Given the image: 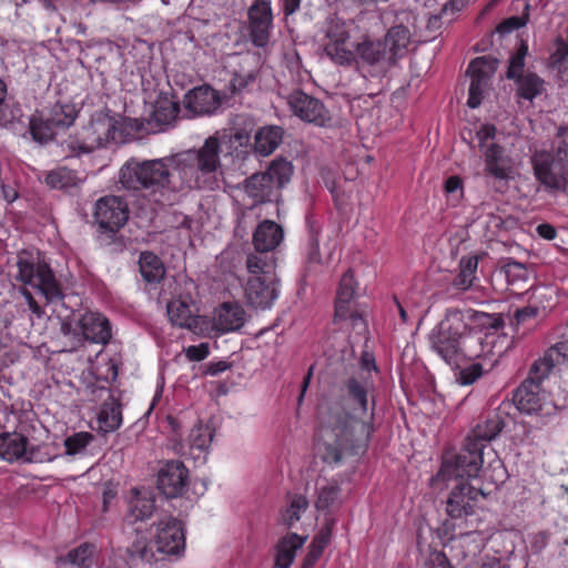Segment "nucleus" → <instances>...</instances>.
I'll use <instances>...</instances> for the list:
<instances>
[{"mask_svg":"<svg viewBox=\"0 0 568 568\" xmlns=\"http://www.w3.org/2000/svg\"><path fill=\"white\" fill-rule=\"evenodd\" d=\"M278 277H248L244 296L248 305L256 310L270 308L278 297Z\"/></svg>","mask_w":568,"mask_h":568,"instance_id":"17","label":"nucleus"},{"mask_svg":"<svg viewBox=\"0 0 568 568\" xmlns=\"http://www.w3.org/2000/svg\"><path fill=\"white\" fill-rule=\"evenodd\" d=\"M93 440V435L87 432L75 433L64 440L65 453L68 455L81 454Z\"/></svg>","mask_w":568,"mask_h":568,"instance_id":"52","label":"nucleus"},{"mask_svg":"<svg viewBox=\"0 0 568 568\" xmlns=\"http://www.w3.org/2000/svg\"><path fill=\"white\" fill-rule=\"evenodd\" d=\"M170 322L179 327L190 328L194 324L192 310L186 301L173 300L166 306Z\"/></svg>","mask_w":568,"mask_h":568,"instance_id":"41","label":"nucleus"},{"mask_svg":"<svg viewBox=\"0 0 568 568\" xmlns=\"http://www.w3.org/2000/svg\"><path fill=\"white\" fill-rule=\"evenodd\" d=\"M246 312L237 302H224L216 310L214 327L222 332H235L244 326Z\"/></svg>","mask_w":568,"mask_h":568,"instance_id":"20","label":"nucleus"},{"mask_svg":"<svg viewBox=\"0 0 568 568\" xmlns=\"http://www.w3.org/2000/svg\"><path fill=\"white\" fill-rule=\"evenodd\" d=\"M343 394L347 402L362 416H352L338 410L323 420L320 436L325 444L324 459L339 463L344 456L364 454L373 433L374 400L369 407L368 381L364 377H348L343 384Z\"/></svg>","mask_w":568,"mask_h":568,"instance_id":"2","label":"nucleus"},{"mask_svg":"<svg viewBox=\"0 0 568 568\" xmlns=\"http://www.w3.org/2000/svg\"><path fill=\"white\" fill-rule=\"evenodd\" d=\"M483 374L481 366L479 364H473L467 368L460 371L458 376V382L462 385H471L475 383Z\"/></svg>","mask_w":568,"mask_h":568,"instance_id":"58","label":"nucleus"},{"mask_svg":"<svg viewBox=\"0 0 568 568\" xmlns=\"http://www.w3.org/2000/svg\"><path fill=\"white\" fill-rule=\"evenodd\" d=\"M245 192L252 197L253 204L271 202L277 193L275 184L264 172L253 174L245 182Z\"/></svg>","mask_w":568,"mask_h":568,"instance_id":"28","label":"nucleus"},{"mask_svg":"<svg viewBox=\"0 0 568 568\" xmlns=\"http://www.w3.org/2000/svg\"><path fill=\"white\" fill-rule=\"evenodd\" d=\"M122 141V131L118 123L112 118L100 114L83 128L79 140L69 143V149L78 153H90L110 142Z\"/></svg>","mask_w":568,"mask_h":568,"instance_id":"8","label":"nucleus"},{"mask_svg":"<svg viewBox=\"0 0 568 568\" xmlns=\"http://www.w3.org/2000/svg\"><path fill=\"white\" fill-rule=\"evenodd\" d=\"M536 180L549 192H566L568 186V143L531 156Z\"/></svg>","mask_w":568,"mask_h":568,"instance_id":"6","label":"nucleus"},{"mask_svg":"<svg viewBox=\"0 0 568 568\" xmlns=\"http://www.w3.org/2000/svg\"><path fill=\"white\" fill-rule=\"evenodd\" d=\"M429 562L432 564L433 568H452L447 557L439 551L432 554Z\"/></svg>","mask_w":568,"mask_h":568,"instance_id":"64","label":"nucleus"},{"mask_svg":"<svg viewBox=\"0 0 568 568\" xmlns=\"http://www.w3.org/2000/svg\"><path fill=\"white\" fill-rule=\"evenodd\" d=\"M256 79V73L254 71H248L246 73L235 72L230 87L233 93H240L244 89H246L251 83H253Z\"/></svg>","mask_w":568,"mask_h":568,"instance_id":"56","label":"nucleus"},{"mask_svg":"<svg viewBox=\"0 0 568 568\" xmlns=\"http://www.w3.org/2000/svg\"><path fill=\"white\" fill-rule=\"evenodd\" d=\"M305 540V537H301L295 532L281 538L275 548V567L290 568L293 564L297 549L304 545Z\"/></svg>","mask_w":568,"mask_h":568,"instance_id":"31","label":"nucleus"},{"mask_svg":"<svg viewBox=\"0 0 568 568\" xmlns=\"http://www.w3.org/2000/svg\"><path fill=\"white\" fill-rule=\"evenodd\" d=\"M528 53V44L525 40H520L517 51L510 57L509 67L507 70V78L515 79L520 74H524L523 69L525 67V58Z\"/></svg>","mask_w":568,"mask_h":568,"instance_id":"50","label":"nucleus"},{"mask_svg":"<svg viewBox=\"0 0 568 568\" xmlns=\"http://www.w3.org/2000/svg\"><path fill=\"white\" fill-rule=\"evenodd\" d=\"M484 160L486 174L497 180H508L510 178L511 168L503 146L491 142L484 150Z\"/></svg>","mask_w":568,"mask_h":568,"instance_id":"24","label":"nucleus"},{"mask_svg":"<svg viewBox=\"0 0 568 568\" xmlns=\"http://www.w3.org/2000/svg\"><path fill=\"white\" fill-rule=\"evenodd\" d=\"M81 179L77 172L64 166L51 170L44 176V183L55 190H68L79 185Z\"/></svg>","mask_w":568,"mask_h":568,"instance_id":"38","label":"nucleus"},{"mask_svg":"<svg viewBox=\"0 0 568 568\" xmlns=\"http://www.w3.org/2000/svg\"><path fill=\"white\" fill-rule=\"evenodd\" d=\"M435 329L442 332V335L452 337L460 344L465 334L468 332L467 314L457 308H449Z\"/></svg>","mask_w":568,"mask_h":568,"instance_id":"26","label":"nucleus"},{"mask_svg":"<svg viewBox=\"0 0 568 568\" xmlns=\"http://www.w3.org/2000/svg\"><path fill=\"white\" fill-rule=\"evenodd\" d=\"M141 276L148 283H159L165 274V267L161 258L153 252H142L139 257Z\"/></svg>","mask_w":568,"mask_h":568,"instance_id":"36","label":"nucleus"},{"mask_svg":"<svg viewBox=\"0 0 568 568\" xmlns=\"http://www.w3.org/2000/svg\"><path fill=\"white\" fill-rule=\"evenodd\" d=\"M344 320H349L353 329H355L358 334H362L366 331V322L364 321L362 314L355 308V306L352 307L351 312Z\"/></svg>","mask_w":568,"mask_h":568,"instance_id":"63","label":"nucleus"},{"mask_svg":"<svg viewBox=\"0 0 568 568\" xmlns=\"http://www.w3.org/2000/svg\"><path fill=\"white\" fill-rule=\"evenodd\" d=\"M183 104L191 116L210 115L221 106V97L210 85H201L184 95Z\"/></svg>","mask_w":568,"mask_h":568,"instance_id":"18","label":"nucleus"},{"mask_svg":"<svg viewBox=\"0 0 568 568\" xmlns=\"http://www.w3.org/2000/svg\"><path fill=\"white\" fill-rule=\"evenodd\" d=\"M93 552L94 547L84 544L69 551V554L67 555V560L79 568H88L92 564Z\"/></svg>","mask_w":568,"mask_h":568,"instance_id":"51","label":"nucleus"},{"mask_svg":"<svg viewBox=\"0 0 568 568\" xmlns=\"http://www.w3.org/2000/svg\"><path fill=\"white\" fill-rule=\"evenodd\" d=\"M60 331L64 336H73L78 342L81 341L82 336L78 324V318L74 321V323L69 318L63 320L61 322Z\"/></svg>","mask_w":568,"mask_h":568,"instance_id":"62","label":"nucleus"},{"mask_svg":"<svg viewBox=\"0 0 568 568\" xmlns=\"http://www.w3.org/2000/svg\"><path fill=\"white\" fill-rule=\"evenodd\" d=\"M355 281L351 271H347L339 281L335 302V320L343 321L352 307L355 306Z\"/></svg>","mask_w":568,"mask_h":568,"instance_id":"29","label":"nucleus"},{"mask_svg":"<svg viewBox=\"0 0 568 568\" xmlns=\"http://www.w3.org/2000/svg\"><path fill=\"white\" fill-rule=\"evenodd\" d=\"M432 349H434L448 365H456L460 357L459 343L454 338L442 335V332L433 329L429 334Z\"/></svg>","mask_w":568,"mask_h":568,"instance_id":"35","label":"nucleus"},{"mask_svg":"<svg viewBox=\"0 0 568 568\" xmlns=\"http://www.w3.org/2000/svg\"><path fill=\"white\" fill-rule=\"evenodd\" d=\"M283 140V129L277 125L260 128L254 136V150L261 155L273 153Z\"/></svg>","mask_w":568,"mask_h":568,"instance_id":"34","label":"nucleus"},{"mask_svg":"<svg viewBox=\"0 0 568 568\" xmlns=\"http://www.w3.org/2000/svg\"><path fill=\"white\" fill-rule=\"evenodd\" d=\"M154 540L160 552H163L166 558L181 556L185 548V534L182 523L173 516L161 518L156 523Z\"/></svg>","mask_w":568,"mask_h":568,"instance_id":"11","label":"nucleus"},{"mask_svg":"<svg viewBox=\"0 0 568 568\" xmlns=\"http://www.w3.org/2000/svg\"><path fill=\"white\" fill-rule=\"evenodd\" d=\"M155 508L154 494L145 488L132 489V497L129 501V517L132 521L150 518Z\"/></svg>","mask_w":568,"mask_h":568,"instance_id":"27","label":"nucleus"},{"mask_svg":"<svg viewBox=\"0 0 568 568\" xmlns=\"http://www.w3.org/2000/svg\"><path fill=\"white\" fill-rule=\"evenodd\" d=\"M210 354L209 344L201 343L199 345H191L185 349V356L192 362H200L205 359Z\"/></svg>","mask_w":568,"mask_h":568,"instance_id":"60","label":"nucleus"},{"mask_svg":"<svg viewBox=\"0 0 568 568\" xmlns=\"http://www.w3.org/2000/svg\"><path fill=\"white\" fill-rule=\"evenodd\" d=\"M284 239L283 229L275 222L265 220L260 223L253 234V244L257 252L270 253Z\"/></svg>","mask_w":568,"mask_h":568,"instance_id":"23","label":"nucleus"},{"mask_svg":"<svg viewBox=\"0 0 568 568\" xmlns=\"http://www.w3.org/2000/svg\"><path fill=\"white\" fill-rule=\"evenodd\" d=\"M440 469L432 477L430 485L434 488H450L446 500V514L452 519H465L473 515L479 501L487 498V494L469 483L477 476L467 474H452L439 478Z\"/></svg>","mask_w":568,"mask_h":568,"instance_id":"4","label":"nucleus"},{"mask_svg":"<svg viewBox=\"0 0 568 568\" xmlns=\"http://www.w3.org/2000/svg\"><path fill=\"white\" fill-rule=\"evenodd\" d=\"M16 280L37 288L48 303L63 300L64 294L52 268L39 255L33 256L31 253L22 251L18 254Z\"/></svg>","mask_w":568,"mask_h":568,"instance_id":"5","label":"nucleus"},{"mask_svg":"<svg viewBox=\"0 0 568 568\" xmlns=\"http://www.w3.org/2000/svg\"><path fill=\"white\" fill-rule=\"evenodd\" d=\"M364 17V12L354 19L344 20L337 16L328 17L324 23L325 39L324 52L336 63L349 65L355 61L353 48L348 44L351 33L357 28V22Z\"/></svg>","mask_w":568,"mask_h":568,"instance_id":"7","label":"nucleus"},{"mask_svg":"<svg viewBox=\"0 0 568 568\" xmlns=\"http://www.w3.org/2000/svg\"><path fill=\"white\" fill-rule=\"evenodd\" d=\"M513 402L518 410L540 417L554 416L557 406L549 399L541 386L531 381H524L514 392Z\"/></svg>","mask_w":568,"mask_h":568,"instance_id":"9","label":"nucleus"},{"mask_svg":"<svg viewBox=\"0 0 568 568\" xmlns=\"http://www.w3.org/2000/svg\"><path fill=\"white\" fill-rule=\"evenodd\" d=\"M81 336L91 343L105 345L111 336L109 320L95 312H85L78 317Z\"/></svg>","mask_w":568,"mask_h":568,"instance_id":"19","label":"nucleus"},{"mask_svg":"<svg viewBox=\"0 0 568 568\" xmlns=\"http://www.w3.org/2000/svg\"><path fill=\"white\" fill-rule=\"evenodd\" d=\"M477 266V256L463 257L459 262V273L452 281V285L460 291L468 290L474 283Z\"/></svg>","mask_w":568,"mask_h":568,"instance_id":"44","label":"nucleus"},{"mask_svg":"<svg viewBox=\"0 0 568 568\" xmlns=\"http://www.w3.org/2000/svg\"><path fill=\"white\" fill-rule=\"evenodd\" d=\"M556 365L558 364L549 359L548 352L546 351L545 355L531 365L525 381H531L541 386V383L548 377Z\"/></svg>","mask_w":568,"mask_h":568,"instance_id":"48","label":"nucleus"},{"mask_svg":"<svg viewBox=\"0 0 568 568\" xmlns=\"http://www.w3.org/2000/svg\"><path fill=\"white\" fill-rule=\"evenodd\" d=\"M100 390L108 395L99 416V428L104 433L116 430L122 424V413L120 403L115 402L109 388L101 387Z\"/></svg>","mask_w":568,"mask_h":568,"instance_id":"30","label":"nucleus"},{"mask_svg":"<svg viewBox=\"0 0 568 568\" xmlns=\"http://www.w3.org/2000/svg\"><path fill=\"white\" fill-rule=\"evenodd\" d=\"M464 313L467 314V321L474 322L481 333L483 331L497 332L504 326V320L500 314H488L471 310L464 311Z\"/></svg>","mask_w":568,"mask_h":568,"instance_id":"45","label":"nucleus"},{"mask_svg":"<svg viewBox=\"0 0 568 568\" xmlns=\"http://www.w3.org/2000/svg\"><path fill=\"white\" fill-rule=\"evenodd\" d=\"M54 129L69 128L75 120V111L71 105L55 104L45 119Z\"/></svg>","mask_w":568,"mask_h":568,"instance_id":"47","label":"nucleus"},{"mask_svg":"<svg viewBox=\"0 0 568 568\" xmlns=\"http://www.w3.org/2000/svg\"><path fill=\"white\" fill-rule=\"evenodd\" d=\"M505 420L499 414H489L477 423L463 448L456 453H446L443 457L439 478L452 474L478 476L486 454H494L488 443L495 439L503 428Z\"/></svg>","mask_w":568,"mask_h":568,"instance_id":"3","label":"nucleus"},{"mask_svg":"<svg viewBox=\"0 0 568 568\" xmlns=\"http://www.w3.org/2000/svg\"><path fill=\"white\" fill-rule=\"evenodd\" d=\"M213 439V432L207 425H195L189 435V444L191 448L199 450L206 449Z\"/></svg>","mask_w":568,"mask_h":568,"instance_id":"49","label":"nucleus"},{"mask_svg":"<svg viewBox=\"0 0 568 568\" xmlns=\"http://www.w3.org/2000/svg\"><path fill=\"white\" fill-rule=\"evenodd\" d=\"M264 173L266 176H270V181L275 184V187L278 191L290 182L293 174V165L290 161L283 158H276L270 163Z\"/></svg>","mask_w":568,"mask_h":568,"instance_id":"42","label":"nucleus"},{"mask_svg":"<svg viewBox=\"0 0 568 568\" xmlns=\"http://www.w3.org/2000/svg\"><path fill=\"white\" fill-rule=\"evenodd\" d=\"M517 84V95L532 101L544 91V80L532 72H527L513 79Z\"/></svg>","mask_w":568,"mask_h":568,"instance_id":"39","label":"nucleus"},{"mask_svg":"<svg viewBox=\"0 0 568 568\" xmlns=\"http://www.w3.org/2000/svg\"><path fill=\"white\" fill-rule=\"evenodd\" d=\"M308 500L303 495H295L290 506L281 514V523L291 528L301 519V515L307 509Z\"/></svg>","mask_w":568,"mask_h":568,"instance_id":"46","label":"nucleus"},{"mask_svg":"<svg viewBox=\"0 0 568 568\" xmlns=\"http://www.w3.org/2000/svg\"><path fill=\"white\" fill-rule=\"evenodd\" d=\"M548 357L557 364L568 362V339H562L550 346L548 349Z\"/></svg>","mask_w":568,"mask_h":568,"instance_id":"57","label":"nucleus"},{"mask_svg":"<svg viewBox=\"0 0 568 568\" xmlns=\"http://www.w3.org/2000/svg\"><path fill=\"white\" fill-rule=\"evenodd\" d=\"M38 452L39 448L29 446L28 437L20 433L4 432L0 434V458L8 463L18 460L24 463L43 462L38 456Z\"/></svg>","mask_w":568,"mask_h":568,"instance_id":"15","label":"nucleus"},{"mask_svg":"<svg viewBox=\"0 0 568 568\" xmlns=\"http://www.w3.org/2000/svg\"><path fill=\"white\" fill-rule=\"evenodd\" d=\"M287 103L293 113L303 121L323 126L331 119L324 104L303 91L292 92L287 98Z\"/></svg>","mask_w":568,"mask_h":568,"instance_id":"16","label":"nucleus"},{"mask_svg":"<svg viewBox=\"0 0 568 568\" xmlns=\"http://www.w3.org/2000/svg\"><path fill=\"white\" fill-rule=\"evenodd\" d=\"M273 13L268 0H255L247 10V30L250 40L257 48H264L270 41Z\"/></svg>","mask_w":568,"mask_h":568,"instance_id":"13","label":"nucleus"},{"mask_svg":"<svg viewBox=\"0 0 568 568\" xmlns=\"http://www.w3.org/2000/svg\"><path fill=\"white\" fill-rule=\"evenodd\" d=\"M498 60L491 57H478L474 59L468 68L467 74L470 75V85L468 90L467 105L476 109L480 105L483 93L488 82L497 69Z\"/></svg>","mask_w":568,"mask_h":568,"instance_id":"12","label":"nucleus"},{"mask_svg":"<svg viewBox=\"0 0 568 568\" xmlns=\"http://www.w3.org/2000/svg\"><path fill=\"white\" fill-rule=\"evenodd\" d=\"M126 554L130 560L135 564L154 565L168 559L155 546V540H148L144 537L136 538L128 547Z\"/></svg>","mask_w":568,"mask_h":568,"instance_id":"25","label":"nucleus"},{"mask_svg":"<svg viewBox=\"0 0 568 568\" xmlns=\"http://www.w3.org/2000/svg\"><path fill=\"white\" fill-rule=\"evenodd\" d=\"M221 144L209 136L201 148L153 160H130L120 170V183L130 191L179 193L190 189L215 190L223 175Z\"/></svg>","mask_w":568,"mask_h":568,"instance_id":"1","label":"nucleus"},{"mask_svg":"<svg viewBox=\"0 0 568 568\" xmlns=\"http://www.w3.org/2000/svg\"><path fill=\"white\" fill-rule=\"evenodd\" d=\"M22 116V110L18 103L7 97L0 102V125L14 123Z\"/></svg>","mask_w":568,"mask_h":568,"instance_id":"53","label":"nucleus"},{"mask_svg":"<svg viewBox=\"0 0 568 568\" xmlns=\"http://www.w3.org/2000/svg\"><path fill=\"white\" fill-rule=\"evenodd\" d=\"M189 486V470L180 460H170L158 471L156 487L166 498L181 497Z\"/></svg>","mask_w":568,"mask_h":568,"instance_id":"14","label":"nucleus"},{"mask_svg":"<svg viewBox=\"0 0 568 568\" xmlns=\"http://www.w3.org/2000/svg\"><path fill=\"white\" fill-rule=\"evenodd\" d=\"M496 128L493 124H484L479 128L476 133V138L479 142V148L484 151L488 144L489 140H494L496 135Z\"/></svg>","mask_w":568,"mask_h":568,"instance_id":"61","label":"nucleus"},{"mask_svg":"<svg viewBox=\"0 0 568 568\" xmlns=\"http://www.w3.org/2000/svg\"><path fill=\"white\" fill-rule=\"evenodd\" d=\"M341 488L335 481H327L317 488L315 507L317 510L332 513L341 506Z\"/></svg>","mask_w":568,"mask_h":568,"instance_id":"37","label":"nucleus"},{"mask_svg":"<svg viewBox=\"0 0 568 568\" xmlns=\"http://www.w3.org/2000/svg\"><path fill=\"white\" fill-rule=\"evenodd\" d=\"M353 51L355 59L358 58L363 63L369 65L390 67L394 64L389 57V51L379 40L373 41L366 38L357 43Z\"/></svg>","mask_w":568,"mask_h":568,"instance_id":"22","label":"nucleus"},{"mask_svg":"<svg viewBox=\"0 0 568 568\" xmlns=\"http://www.w3.org/2000/svg\"><path fill=\"white\" fill-rule=\"evenodd\" d=\"M129 219L128 203L115 195L101 197L95 203L94 220L105 233L115 234Z\"/></svg>","mask_w":568,"mask_h":568,"instance_id":"10","label":"nucleus"},{"mask_svg":"<svg viewBox=\"0 0 568 568\" xmlns=\"http://www.w3.org/2000/svg\"><path fill=\"white\" fill-rule=\"evenodd\" d=\"M246 270L250 277L270 278L277 277L276 275V260L268 253H250L246 256Z\"/></svg>","mask_w":568,"mask_h":568,"instance_id":"32","label":"nucleus"},{"mask_svg":"<svg viewBox=\"0 0 568 568\" xmlns=\"http://www.w3.org/2000/svg\"><path fill=\"white\" fill-rule=\"evenodd\" d=\"M334 525L335 519L332 517H326L323 528L314 536L310 547L323 554L324 549L331 541Z\"/></svg>","mask_w":568,"mask_h":568,"instance_id":"55","label":"nucleus"},{"mask_svg":"<svg viewBox=\"0 0 568 568\" xmlns=\"http://www.w3.org/2000/svg\"><path fill=\"white\" fill-rule=\"evenodd\" d=\"M410 40V32L408 28L403 24L395 26L388 30L385 36L383 44L387 51H389V57L395 64L397 59L405 55L407 52V45Z\"/></svg>","mask_w":568,"mask_h":568,"instance_id":"33","label":"nucleus"},{"mask_svg":"<svg viewBox=\"0 0 568 568\" xmlns=\"http://www.w3.org/2000/svg\"><path fill=\"white\" fill-rule=\"evenodd\" d=\"M179 111L176 102L164 99L156 103L151 114V121L156 125L158 131H164L176 120Z\"/></svg>","mask_w":568,"mask_h":568,"instance_id":"40","label":"nucleus"},{"mask_svg":"<svg viewBox=\"0 0 568 568\" xmlns=\"http://www.w3.org/2000/svg\"><path fill=\"white\" fill-rule=\"evenodd\" d=\"M54 128L42 119H32L30 121V131L36 141L45 143L53 138Z\"/></svg>","mask_w":568,"mask_h":568,"instance_id":"54","label":"nucleus"},{"mask_svg":"<svg viewBox=\"0 0 568 568\" xmlns=\"http://www.w3.org/2000/svg\"><path fill=\"white\" fill-rule=\"evenodd\" d=\"M503 272L506 276L507 283L514 287V290H525L526 284L529 281V271L526 265L509 258L503 266Z\"/></svg>","mask_w":568,"mask_h":568,"instance_id":"43","label":"nucleus"},{"mask_svg":"<svg viewBox=\"0 0 568 568\" xmlns=\"http://www.w3.org/2000/svg\"><path fill=\"white\" fill-rule=\"evenodd\" d=\"M527 20L523 17H510L505 19L503 22H500L496 31L500 34H507L513 32L514 30H517L526 24Z\"/></svg>","mask_w":568,"mask_h":568,"instance_id":"59","label":"nucleus"},{"mask_svg":"<svg viewBox=\"0 0 568 568\" xmlns=\"http://www.w3.org/2000/svg\"><path fill=\"white\" fill-rule=\"evenodd\" d=\"M493 338L494 336L488 333L484 334L468 328L459 344L460 356L469 359L489 356L493 353V341H490Z\"/></svg>","mask_w":568,"mask_h":568,"instance_id":"21","label":"nucleus"}]
</instances>
